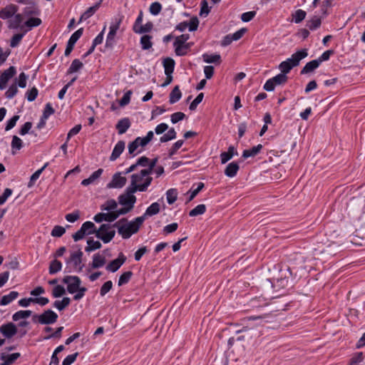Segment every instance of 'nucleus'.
<instances>
[{"mask_svg": "<svg viewBox=\"0 0 365 365\" xmlns=\"http://www.w3.org/2000/svg\"><path fill=\"white\" fill-rule=\"evenodd\" d=\"M151 173L142 168L139 172L134 173L130 175L129 187L135 192H145L151 185L153 178Z\"/></svg>", "mask_w": 365, "mask_h": 365, "instance_id": "1", "label": "nucleus"}, {"mask_svg": "<svg viewBox=\"0 0 365 365\" xmlns=\"http://www.w3.org/2000/svg\"><path fill=\"white\" fill-rule=\"evenodd\" d=\"M143 223V217H138L131 222H128L125 218H123L116 222L114 226L118 228V232L123 238L128 239L139 230Z\"/></svg>", "mask_w": 365, "mask_h": 365, "instance_id": "2", "label": "nucleus"}, {"mask_svg": "<svg viewBox=\"0 0 365 365\" xmlns=\"http://www.w3.org/2000/svg\"><path fill=\"white\" fill-rule=\"evenodd\" d=\"M62 282L67 285V291L70 294H75L73 299L76 301L82 299L87 291L84 287H81V280L77 276H66Z\"/></svg>", "mask_w": 365, "mask_h": 365, "instance_id": "3", "label": "nucleus"}, {"mask_svg": "<svg viewBox=\"0 0 365 365\" xmlns=\"http://www.w3.org/2000/svg\"><path fill=\"white\" fill-rule=\"evenodd\" d=\"M308 56V51L307 48H303L293 53L290 58L282 61L279 65V69L281 73H284L287 76L294 67L297 66L299 64L301 60L305 58Z\"/></svg>", "mask_w": 365, "mask_h": 365, "instance_id": "4", "label": "nucleus"}, {"mask_svg": "<svg viewBox=\"0 0 365 365\" xmlns=\"http://www.w3.org/2000/svg\"><path fill=\"white\" fill-rule=\"evenodd\" d=\"M154 133L152 130L149 131L144 138L138 137L128 145V153L134 157L141 153L143 148L148 145L153 139Z\"/></svg>", "mask_w": 365, "mask_h": 365, "instance_id": "5", "label": "nucleus"}, {"mask_svg": "<svg viewBox=\"0 0 365 365\" xmlns=\"http://www.w3.org/2000/svg\"><path fill=\"white\" fill-rule=\"evenodd\" d=\"M158 158L149 159L145 156H142L138 159L137 162L131 165L129 168L125 169V174H128L138 170L139 167L144 168L152 173L153 169L157 167L156 164Z\"/></svg>", "mask_w": 365, "mask_h": 365, "instance_id": "6", "label": "nucleus"}, {"mask_svg": "<svg viewBox=\"0 0 365 365\" xmlns=\"http://www.w3.org/2000/svg\"><path fill=\"white\" fill-rule=\"evenodd\" d=\"M189 34H182L175 38L173 43V46L175 48V52L176 55L184 56L190 50L192 43H187V41L189 39Z\"/></svg>", "mask_w": 365, "mask_h": 365, "instance_id": "7", "label": "nucleus"}, {"mask_svg": "<svg viewBox=\"0 0 365 365\" xmlns=\"http://www.w3.org/2000/svg\"><path fill=\"white\" fill-rule=\"evenodd\" d=\"M28 76L22 72L19 74V77L16 78L14 82L10 86L9 89L5 93V96L8 99L14 98L18 93L17 86L20 88H25L26 86V82Z\"/></svg>", "mask_w": 365, "mask_h": 365, "instance_id": "8", "label": "nucleus"}, {"mask_svg": "<svg viewBox=\"0 0 365 365\" xmlns=\"http://www.w3.org/2000/svg\"><path fill=\"white\" fill-rule=\"evenodd\" d=\"M113 225L109 224H103L96 230V237L101 239L104 243L110 242L115 235V231L113 229Z\"/></svg>", "mask_w": 365, "mask_h": 365, "instance_id": "9", "label": "nucleus"}, {"mask_svg": "<svg viewBox=\"0 0 365 365\" xmlns=\"http://www.w3.org/2000/svg\"><path fill=\"white\" fill-rule=\"evenodd\" d=\"M135 192L133 190L128 187L125 192L118 197L119 204L132 210L136 202V197L134 195Z\"/></svg>", "mask_w": 365, "mask_h": 365, "instance_id": "10", "label": "nucleus"}, {"mask_svg": "<svg viewBox=\"0 0 365 365\" xmlns=\"http://www.w3.org/2000/svg\"><path fill=\"white\" fill-rule=\"evenodd\" d=\"M58 315L53 311L48 309L43 312L41 314H35L33 319H37L38 322L41 324H51L56 322Z\"/></svg>", "mask_w": 365, "mask_h": 365, "instance_id": "11", "label": "nucleus"}, {"mask_svg": "<svg viewBox=\"0 0 365 365\" xmlns=\"http://www.w3.org/2000/svg\"><path fill=\"white\" fill-rule=\"evenodd\" d=\"M125 171L123 173L118 172L115 173L113 177L111 180L107 184L106 187L109 189L116 188L120 189L123 187L127 182L126 178L123 175H125Z\"/></svg>", "mask_w": 365, "mask_h": 365, "instance_id": "12", "label": "nucleus"}, {"mask_svg": "<svg viewBox=\"0 0 365 365\" xmlns=\"http://www.w3.org/2000/svg\"><path fill=\"white\" fill-rule=\"evenodd\" d=\"M142 21L143 12L140 11L133 26V30L135 33L145 34L150 32L152 30L153 26V23L148 22L145 25H143Z\"/></svg>", "mask_w": 365, "mask_h": 365, "instance_id": "13", "label": "nucleus"}, {"mask_svg": "<svg viewBox=\"0 0 365 365\" xmlns=\"http://www.w3.org/2000/svg\"><path fill=\"white\" fill-rule=\"evenodd\" d=\"M16 70L14 66H10L0 76V90H4L7 87L8 82L15 76Z\"/></svg>", "mask_w": 365, "mask_h": 365, "instance_id": "14", "label": "nucleus"}, {"mask_svg": "<svg viewBox=\"0 0 365 365\" xmlns=\"http://www.w3.org/2000/svg\"><path fill=\"white\" fill-rule=\"evenodd\" d=\"M199 25V21L197 17H192L190 22H181L178 24L175 29L180 31H184L187 28H188L190 31H193L197 30Z\"/></svg>", "mask_w": 365, "mask_h": 365, "instance_id": "15", "label": "nucleus"}, {"mask_svg": "<svg viewBox=\"0 0 365 365\" xmlns=\"http://www.w3.org/2000/svg\"><path fill=\"white\" fill-rule=\"evenodd\" d=\"M18 11V6L15 4H9L0 10V18L9 19L12 18Z\"/></svg>", "mask_w": 365, "mask_h": 365, "instance_id": "16", "label": "nucleus"}, {"mask_svg": "<svg viewBox=\"0 0 365 365\" xmlns=\"http://www.w3.org/2000/svg\"><path fill=\"white\" fill-rule=\"evenodd\" d=\"M125 259V257L120 253L117 259L111 261L106 266V269L111 272H116L124 264Z\"/></svg>", "mask_w": 365, "mask_h": 365, "instance_id": "17", "label": "nucleus"}, {"mask_svg": "<svg viewBox=\"0 0 365 365\" xmlns=\"http://www.w3.org/2000/svg\"><path fill=\"white\" fill-rule=\"evenodd\" d=\"M0 332L6 338H11L17 333L16 325L11 322L0 327Z\"/></svg>", "mask_w": 365, "mask_h": 365, "instance_id": "18", "label": "nucleus"}, {"mask_svg": "<svg viewBox=\"0 0 365 365\" xmlns=\"http://www.w3.org/2000/svg\"><path fill=\"white\" fill-rule=\"evenodd\" d=\"M125 146V143L124 141H118L113 150V152L110 156V160L114 161L118 158L121 153L123 152Z\"/></svg>", "mask_w": 365, "mask_h": 365, "instance_id": "19", "label": "nucleus"}, {"mask_svg": "<svg viewBox=\"0 0 365 365\" xmlns=\"http://www.w3.org/2000/svg\"><path fill=\"white\" fill-rule=\"evenodd\" d=\"M41 24V20L39 18L31 17L25 21L24 24L21 26V29L24 30V27L27 29L24 30V33L30 31L32 28L38 26Z\"/></svg>", "mask_w": 365, "mask_h": 365, "instance_id": "20", "label": "nucleus"}, {"mask_svg": "<svg viewBox=\"0 0 365 365\" xmlns=\"http://www.w3.org/2000/svg\"><path fill=\"white\" fill-rule=\"evenodd\" d=\"M82 256L83 252L79 250L77 252L71 253L70 257V262L73 263L76 268H78L79 270L82 269V266H81Z\"/></svg>", "mask_w": 365, "mask_h": 365, "instance_id": "21", "label": "nucleus"}, {"mask_svg": "<svg viewBox=\"0 0 365 365\" xmlns=\"http://www.w3.org/2000/svg\"><path fill=\"white\" fill-rule=\"evenodd\" d=\"M159 211H160V204L158 202H153V204H151V205H150L147 208L145 213L140 217H143V222H144L148 217L156 215L159 212Z\"/></svg>", "mask_w": 365, "mask_h": 365, "instance_id": "22", "label": "nucleus"}, {"mask_svg": "<svg viewBox=\"0 0 365 365\" xmlns=\"http://www.w3.org/2000/svg\"><path fill=\"white\" fill-rule=\"evenodd\" d=\"M20 356L19 353H14L11 354H6L1 353L0 355L1 359L3 360V363L0 365H9L15 361Z\"/></svg>", "mask_w": 365, "mask_h": 365, "instance_id": "23", "label": "nucleus"}, {"mask_svg": "<svg viewBox=\"0 0 365 365\" xmlns=\"http://www.w3.org/2000/svg\"><path fill=\"white\" fill-rule=\"evenodd\" d=\"M106 262V257L103 255L98 253L93 256V260L91 265L93 269H97L103 267Z\"/></svg>", "mask_w": 365, "mask_h": 365, "instance_id": "24", "label": "nucleus"}, {"mask_svg": "<svg viewBox=\"0 0 365 365\" xmlns=\"http://www.w3.org/2000/svg\"><path fill=\"white\" fill-rule=\"evenodd\" d=\"M23 21V15L21 14H16L13 16L12 19L8 21V27L9 29H17L21 28V24Z\"/></svg>", "mask_w": 365, "mask_h": 365, "instance_id": "25", "label": "nucleus"}, {"mask_svg": "<svg viewBox=\"0 0 365 365\" xmlns=\"http://www.w3.org/2000/svg\"><path fill=\"white\" fill-rule=\"evenodd\" d=\"M235 155H237V152L234 146L231 145L228 148L227 152H223L220 154L221 163L222 164L229 161Z\"/></svg>", "mask_w": 365, "mask_h": 365, "instance_id": "26", "label": "nucleus"}, {"mask_svg": "<svg viewBox=\"0 0 365 365\" xmlns=\"http://www.w3.org/2000/svg\"><path fill=\"white\" fill-rule=\"evenodd\" d=\"M240 169L238 163L232 162L229 163L225 170V174L229 178L235 177Z\"/></svg>", "mask_w": 365, "mask_h": 365, "instance_id": "27", "label": "nucleus"}, {"mask_svg": "<svg viewBox=\"0 0 365 365\" xmlns=\"http://www.w3.org/2000/svg\"><path fill=\"white\" fill-rule=\"evenodd\" d=\"M103 170L101 168H99L96 171L93 172L88 178L84 179L81 182V185L84 186H87L93 183L96 180H97L101 175H102Z\"/></svg>", "mask_w": 365, "mask_h": 365, "instance_id": "28", "label": "nucleus"}, {"mask_svg": "<svg viewBox=\"0 0 365 365\" xmlns=\"http://www.w3.org/2000/svg\"><path fill=\"white\" fill-rule=\"evenodd\" d=\"M203 61L207 63H216L217 65L221 63V56L218 53L208 54L204 53L202 55Z\"/></svg>", "mask_w": 365, "mask_h": 365, "instance_id": "29", "label": "nucleus"}, {"mask_svg": "<svg viewBox=\"0 0 365 365\" xmlns=\"http://www.w3.org/2000/svg\"><path fill=\"white\" fill-rule=\"evenodd\" d=\"M130 123L128 118H125L118 121L116 125V128L120 135L125 133L130 128Z\"/></svg>", "mask_w": 365, "mask_h": 365, "instance_id": "30", "label": "nucleus"}, {"mask_svg": "<svg viewBox=\"0 0 365 365\" xmlns=\"http://www.w3.org/2000/svg\"><path fill=\"white\" fill-rule=\"evenodd\" d=\"M320 61L312 60L308 62L301 71V74H305L313 71L314 69L319 67Z\"/></svg>", "mask_w": 365, "mask_h": 365, "instance_id": "31", "label": "nucleus"}, {"mask_svg": "<svg viewBox=\"0 0 365 365\" xmlns=\"http://www.w3.org/2000/svg\"><path fill=\"white\" fill-rule=\"evenodd\" d=\"M262 148V145L259 144L256 146L252 147L251 149L245 150L242 153V157L247 158L250 157H254L257 155Z\"/></svg>", "mask_w": 365, "mask_h": 365, "instance_id": "32", "label": "nucleus"}, {"mask_svg": "<svg viewBox=\"0 0 365 365\" xmlns=\"http://www.w3.org/2000/svg\"><path fill=\"white\" fill-rule=\"evenodd\" d=\"M163 66L165 75H172L175 67L174 60L170 58H165L163 61Z\"/></svg>", "mask_w": 365, "mask_h": 365, "instance_id": "33", "label": "nucleus"}, {"mask_svg": "<svg viewBox=\"0 0 365 365\" xmlns=\"http://www.w3.org/2000/svg\"><path fill=\"white\" fill-rule=\"evenodd\" d=\"M182 96L181 91L180 90V88L178 86H176L174 87L173 91L170 93V103L171 104H173L176 102H178Z\"/></svg>", "mask_w": 365, "mask_h": 365, "instance_id": "34", "label": "nucleus"}, {"mask_svg": "<svg viewBox=\"0 0 365 365\" xmlns=\"http://www.w3.org/2000/svg\"><path fill=\"white\" fill-rule=\"evenodd\" d=\"M32 314L31 310H21L14 313L12 319L15 322L29 317Z\"/></svg>", "mask_w": 365, "mask_h": 365, "instance_id": "35", "label": "nucleus"}, {"mask_svg": "<svg viewBox=\"0 0 365 365\" xmlns=\"http://www.w3.org/2000/svg\"><path fill=\"white\" fill-rule=\"evenodd\" d=\"M118 204L115 200H108L105 202L101 206V208L103 211L112 212L115 211L117 208Z\"/></svg>", "mask_w": 365, "mask_h": 365, "instance_id": "36", "label": "nucleus"}, {"mask_svg": "<svg viewBox=\"0 0 365 365\" xmlns=\"http://www.w3.org/2000/svg\"><path fill=\"white\" fill-rule=\"evenodd\" d=\"M62 269V263L58 259H53L51 262L48 271L50 274H54L60 272Z\"/></svg>", "mask_w": 365, "mask_h": 365, "instance_id": "37", "label": "nucleus"}, {"mask_svg": "<svg viewBox=\"0 0 365 365\" xmlns=\"http://www.w3.org/2000/svg\"><path fill=\"white\" fill-rule=\"evenodd\" d=\"M322 24L321 19L317 16H313L311 19L307 21V26L310 30H315L318 29Z\"/></svg>", "mask_w": 365, "mask_h": 365, "instance_id": "38", "label": "nucleus"}, {"mask_svg": "<svg viewBox=\"0 0 365 365\" xmlns=\"http://www.w3.org/2000/svg\"><path fill=\"white\" fill-rule=\"evenodd\" d=\"M88 246L85 248L86 252H90L101 247V243L99 241H95L90 238L87 240Z\"/></svg>", "mask_w": 365, "mask_h": 365, "instance_id": "39", "label": "nucleus"}, {"mask_svg": "<svg viewBox=\"0 0 365 365\" xmlns=\"http://www.w3.org/2000/svg\"><path fill=\"white\" fill-rule=\"evenodd\" d=\"M306 12L302 9H298L295 11L292 14V21L295 24H299L306 17Z\"/></svg>", "mask_w": 365, "mask_h": 365, "instance_id": "40", "label": "nucleus"}, {"mask_svg": "<svg viewBox=\"0 0 365 365\" xmlns=\"http://www.w3.org/2000/svg\"><path fill=\"white\" fill-rule=\"evenodd\" d=\"M19 296V293L15 291L11 292L9 294L2 297L1 300V305H7Z\"/></svg>", "mask_w": 365, "mask_h": 365, "instance_id": "41", "label": "nucleus"}, {"mask_svg": "<svg viewBox=\"0 0 365 365\" xmlns=\"http://www.w3.org/2000/svg\"><path fill=\"white\" fill-rule=\"evenodd\" d=\"M152 36L150 35H143L140 38V44L143 50H148L153 46Z\"/></svg>", "mask_w": 365, "mask_h": 365, "instance_id": "42", "label": "nucleus"}, {"mask_svg": "<svg viewBox=\"0 0 365 365\" xmlns=\"http://www.w3.org/2000/svg\"><path fill=\"white\" fill-rule=\"evenodd\" d=\"M71 299L68 297H63L62 300H57L53 303V307L61 311L69 305Z\"/></svg>", "mask_w": 365, "mask_h": 365, "instance_id": "43", "label": "nucleus"}, {"mask_svg": "<svg viewBox=\"0 0 365 365\" xmlns=\"http://www.w3.org/2000/svg\"><path fill=\"white\" fill-rule=\"evenodd\" d=\"M100 3L96 4L93 6L88 8L81 16L79 22H81L83 20H86L91 17L98 9Z\"/></svg>", "mask_w": 365, "mask_h": 365, "instance_id": "44", "label": "nucleus"}, {"mask_svg": "<svg viewBox=\"0 0 365 365\" xmlns=\"http://www.w3.org/2000/svg\"><path fill=\"white\" fill-rule=\"evenodd\" d=\"M83 64L81 61L78 59H74L68 70V73H72L78 71L83 67Z\"/></svg>", "mask_w": 365, "mask_h": 365, "instance_id": "45", "label": "nucleus"}, {"mask_svg": "<svg viewBox=\"0 0 365 365\" xmlns=\"http://www.w3.org/2000/svg\"><path fill=\"white\" fill-rule=\"evenodd\" d=\"M83 228L85 230V232L87 235L95 234L96 236V228L95 225L90 221L86 222L82 225Z\"/></svg>", "mask_w": 365, "mask_h": 365, "instance_id": "46", "label": "nucleus"}, {"mask_svg": "<svg viewBox=\"0 0 365 365\" xmlns=\"http://www.w3.org/2000/svg\"><path fill=\"white\" fill-rule=\"evenodd\" d=\"M176 138V132L174 128L170 129L168 133L164 134L160 138L161 143H165Z\"/></svg>", "mask_w": 365, "mask_h": 365, "instance_id": "47", "label": "nucleus"}, {"mask_svg": "<svg viewBox=\"0 0 365 365\" xmlns=\"http://www.w3.org/2000/svg\"><path fill=\"white\" fill-rule=\"evenodd\" d=\"M206 211V207L203 204L198 205L194 209L190 211L189 215L195 217L199 215H202Z\"/></svg>", "mask_w": 365, "mask_h": 365, "instance_id": "48", "label": "nucleus"}, {"mask_svg": "<svg viewBox=\"0 0 365 365\" xmlns=\"http://www.w3.org/2000/svg\"><path fill=\"white\" fill-rule=\"evenodd\" d=\"M178 192L175 189H170L166 192L167 201L171 205L177 200Z\"/></svg>", "mask_w": 365, "mask_h": 365, "instance_id": "49", "label": "nucleus"}, {"mask_svg": "<svg viewBox=\"0 0 365 365\" xmlns=\"http://www.w3.org/2000/svg\"><path fill=\"white\" fill-rule=\"evenodd\" d=\"M48 163H46L41 169L36 170L30 178V181L29 182L28 186L31 187L34 184V182L39 178L40 175L42 173L43 170L47 167Z\"/></svg>", "mask_w": 365, "mask_h": 365, "instance_id": "50", "label": "nucleus"}, {"mask_svg": "<svg viewBox=\"0 0 365 365\" xmlns=\"http://www.w3.org/2000/svg\"><path fill=\"white\" fill-rule=\"evenodd\" d=\"M122 22V19H115L113 22L111 23L110 27H109V34L116 35L117 31L120 28V25Z\"/></svg>", "mask_w": 365, "mask_h": 365, "instance_id": "51", "label": "nucleus"}, {"mask_svg": "<svg viewBox=\"0 0 365 365\" xmlns=\"http://www.w3.org/2000/svg\"><path fill=\"white\" fill-rule=\"evenodd\" d=\"M25 34L26 33L24 31L22 34H16L14 35L11 39L10 46L12 48L16 47L21 42Z\"/></svg>", "mask_w": 365, "mask_h": 365, "instance_id": "52", "label": "nucleus"}, {"mask_svg": "<svg viewBox=\"0 0 365 365\" xmlns=\"http://www.w3.org/2000/svg\"><path fill=\"white\" fill-rule=\"evenodd\" d=\"M132 275H133V273L130 271H128V272H125L123 274H122L120 276V278L118 280V286H121V285L128 282V281L130 279Z\"/></svg>", "mask_w": 365, "mask_h": 365, "instance_id": "53", "label": "nucleus"}, {"mask_svg": "<svg viewBox=\"0 0 365 365\" xmlns=\"http://www.w3.org/2000/svg\"><path fill=\"white\" fill-rule=\"evenodd\" d=\"M272 81H274L275 86L282 85L287 82V76L284 73H279L276 76L272 78Z\"/></svg>", "mask_w": 365, "mask_h": 365, "instance_id": "54", "label": "nucleus"}, {"mask_svg": "<svg viewBox=\"0 0 365 365\" xmlns=\"http://www.w3.org/2000/svg\"><path fill=\"white\" fill-rule=\"evenodd\" d=\"M83 31V28H81L78 30H77L76 32H74L72 34V36L70 37V38H69L68 42L70 43L71 44H73L74 46L75 43H76V41L82 36Z\"/></svg>", "mask_w": 365, "mask_h": 365, "instance_id": "55", "label": "nucleus"}, {"mask_svg": "<svg viewBox=\"0 0 365 365\" xmlns=\"http://www.w3.org/2000/svg\"><path fill=\"white\" fill-rule=\"evenodd\" d=\"M66 292L64 287L61 285H56L52 290V295L57 298L63 295Z\"/></svg>", "mask_w": 365, "mask_h": 365, "instance_id": "56", "label": "nucleus"}, {"mask_svg": "<svg viewBox=\"0 0 365 365\" xmlns=\"http://www.w3.org/2000/svg\"><path fill=\"white\" fill-rule=\"evenodd\" d=\"M66 232L64 227L61 226L56 225L53 227L51 231V235L53 237H61Z\"/></svg>", "mask_w": 365, "mask_h": 365, "instance_id": "57", "label": "nucleus"}, {"mask_svg": "<svg viewBox=\"0 0 365 365\" xmlns=\"http://www.w3.org/2000/svg\"><path fill=\"white\" fill-rule=\"evenodd\" d=\"M113 287V282L111 281H107L105 282L101 288L100 294L102 297L105 296Z\"/></svg>", "mask_w": 365, "mask_h": 365, "instance_id": "58", "label": "nucleus"}, {"mask_svg": "<svg viewBox=\"0 0 365 365\" xmlns=\"http://www.w3.org/2000/svg\"><path fill=\"white\" fill-rule=\"evenodd\" d=\"M204 95L202 93H200L197 95V96L193 100V101L190 105V109L191 110H194L196 109L197 105L202 102L203 99Z\"/></svg>", "mask_w": 365, "mask_h": 365, "instance_id": "59", "label": "nucleus"}, {"mask_svg": "<svg viewBox=\"0 0 365 365\" xmlns=\"http://www.w3.org/2000/svg\"><path fill=\"white\" fill-rule=\"evenodd\" d=\"M80 217L79 211L76 210L66 215V220L69 222H74Z\"/></svg>", "mask_w": 365, "mask_h": 365, "instance_id": "60", "label": "nucleus"}, {"mask_svg": "<svg viewBox=\"0 0 365 365\" xmlns=\"http://www.w3.org/2000/svg\"><path fill=\"white\" fill-rule=\"evenodd\" d=\"M364 360L362 352L356 353L351 359L349 365H357Z\"/></svg>", "mask_w": 365, "mask_h": 365, "instance_id": "61", "label": "nucleus"}, {"mask_svg": "<svg viewBox=\"0 0 365 365\" xmlns=\"http://www.w3.org/2000/svg\"><path fill=\"white\" fill-rule=\"evenodd\" d=\"M161 4L158 2L153 3L150 6V12L153 15H158L161 11Z\"/></svg>", "mask_w": 365, "mask_h": 365, "instance_id": "62", "label": "nucleus"}, {"mask_svg": "<svg viewBox=\"0 0 365 365\" xmlns=\"http://www.w3.org/2000/svg\"><path fill=\"white\" fill-rule=\"evenodd\" d=\"M37 95L38 90L36 88L34 87L26 92V98L29 101H33L36 98Z\"/></svg>", "mask_w": 365, "mask_h": 365, "instance_id": "63", "label": "nucleus"}, {"mask_svg": "<svg viewBox=\"0 0 365 365\" xmlns=\"http://www.w3.org/2000/svg\"><path fill=\"white\" fill-rule=\"evenodd\" d=\"M78 355V354L76 352L67 356L63 361L62 365H71L75 361Z\"/></svg>", "mask_w": 365, "mask_h": 365, "instance_id": "64", "label": "nucleus"}]
</instances>
